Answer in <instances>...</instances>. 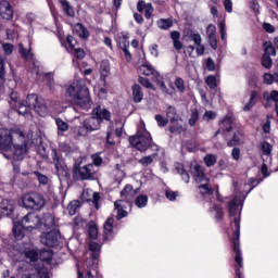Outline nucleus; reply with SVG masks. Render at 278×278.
Wrapping results in <instances>:
<instances>
[{
  "label": "nucleus",
  "instance_id": "obj_48",
  "mask_svg": "<svg viewBox=\"0 0 278 278\" xmlns=\"http://www.w3.org/2000/svg\"><path fill=\"white\" fill-rule=\"evenodd\" d=\"M261 149L263 151V155H266L267 157H270V153H273V146L268 142H263L261 146Z\"/></svg>",
  "mask_w": 278,
  "mask_h": 278
},
{
  "label": "nucleus",
  "instance_id": "obj_26",
  "mask_svg": "<svg viewBox=\"0 0 278 278\" xmlns=\"http://www.w3.org/2000/svg\"><path fill=\"white\" fill-rule=\"evenodd\" d=\"M256 99H257V91H252L249 103H247L243 108V112H251V110H253V108L255 106V103H257Z\"/></svg>",
  "mask_w": 278,
  "mask_h": 278
},
{
  "label": "nucleus",
  "instance_id": "obj_10",
  "mask_svg": "<svg viewBox=\"0 0 278 278\" xmlns=\"http://www.w3.org/2000/svg\"><path fill=\"white\" fill-rule=\"evenodd\" d=\"M22 227L26 231H34V229H38L42 225V219L36 213H28L21 220Z\"/></svg>",
  "mask_w": 278,
  "mask_h": 278
},
{
  "label": "nucleus",
  "instance_id": "obj_7",
  "mask_svg": "<svg viewBox=\"0 0 278 278\" xmlns=\"http://www.w3.org/2000/svg\"><path fill=\"white\" fill-rule=\"evenodd\" d=\"M112 115L110 111L101 106H97L92 111V117L85 119L84 123L90 132L99 131V129H101V123H103V121H110Z\"/></svg>",
  "mask_w": 278,
  "mask_h": 278
},
{
  "label": "nucleus",
  "instance_id": "obj_43",
  "mask_svg": "<svg viewBox=\"0 0 278 278\" xmlns=\"http://www.w3.org/2000/svg\"><path fill=\"white\" fill-rule=\"evenodd\" d=\"M88 233L92 240H96V238L99 236V229H97V225L94 223L89 224Z\"/></svg>",
  "mask_w": 278,
  "mask_h": 278
},
{
  "label": "nucleus",
  "instance_id": "obj_44",
  "mask_svg": "<svg viewBox=\"0 0 278 278\" xmlns=\"http://www.w3.org/2000/svg\"><path fill=\"white\" fill-rule=\"evenodd\" d=\"M157 27L160 29H169V27H173V21L172 20H159Z\"/></svg>",
  "mask_w": 278,
  "mask_h": 278
},
{
  "label": "nucleus",
  "instance_id": "obj_20",
  "mask_svg": "<svg viewBox=\"0 0 278 278\" xmlns=\"http://www.w3.org/2000/svg\"><path fill=\"white\" fill-rule=\"evenodd\" d=\"M83 200L87 201V202L92 201L97 205V203H99V193H97L90 189H85L83 191Z\"/></svg>",
  "mask_w": 278,
  "mask_h": 278
},
{
  "label": "nucleus",
  "instance_id": "obj_6",
  "mask_svg": "<svg viewBox=\"0 0 278 278\" xmlns=\"http://www.w3.org/2000/svg\"><path fill=\"white\" fill-rule=\"evenodd\" d=\"M151 132L147 130L144 126V122H140L137 129V136H132L129 138V142L131 147H135L137 151H147L149 146H151Z\"/></svg>",
  "mask_w": 278,
  "mask_h": 278
},
{
  "label": "nucleus",
  "instance_id": "obj_19",
  "mask_svg": "<svg viewBox=\"0 0 278 278\" xmlns=\"http://www.w3.org/2000/svg\"><path fill=\"white\" fill-rule=\"evenodd\" d=\"M111 66L109 60H103L100 63V77L103 81L110 77Z\"/></svg>",
  "mask_w": 278,
  "mask_h": 278
},
{
  "label": "nucleus",
  "instance_id": "obj_32",
  "mask_svg": "<svg viewBox=\"0 0 278 278\" xmlns=\"http://www.w3.org/2000/svg\"><path fill=\"white\" fill-rule=\"evenodd\" d=\"M264 84H267L268 86L273 85V84H278V74L274 73H266L264 74Z\"/></svg>",
  "mask_w": 278,
  "mask_h": 278
},
{
  "label": "nucleus",
  "instance_id": "obj_57",
  "mask_svg": "<svg viewBox=\"0 0 278 278\" xmlns=\"http://www.w3.org/2000/svg\"><path fill=\"white\" fill-rule=\"evenodd\" d=\"M5 55H12L13 51H14V46H12V43H2L1 45Z\"/></svg>",
  "mask_w": 278,
  "mask_h": 278
},
{
  "label": "nucleus",
  "instance_id": "obj_25",
  "mask_svg": "<svg viewBox=\"0 0 278 278\" xmlns=\"http://www.w3.org/2000/svg\"><path fill=\"white\" fill-rule=\"evenodd\" d=\"M38 277H40V278H51L49 276V271L45 268L39 269L37 274L36 273H29V274H24L22 276V278H38Z\"/></svg>",
  "mask_w": 278,
  "mask_h": 278
},
{
  "label": "nucleus",
  "instance_id": "obj_8",
  "mask_svg": "<svg viewBox=\"0 0 278 278\" xmlns=\"http://www.w3.org/2000/svg\"><path fill=\"white\" fill-rule=\"evenodd\" d=\"M23 205L26 207V210H35L40 211L42 207H45L47 201L45 200V197L38 192H29L24 194L23 197Z\"/></svg>",
  "mask_w": 278,
  "mask_h": 278
},
{
  "label": "nucleus",
  "instance_id": "obj_28",
  "mask_svg": "<svg viewBox=\"0 0 278 278\" xmlns=\"http://www.w3.org/2000/svg\"><path fill=\"white\" fill-rule=\"evenodd\" d=\"M166 116H167L169 123L181 119V117H179V115L177 114V111L173 106L167 108Z\"/></svg>",
  "mask_w": 278,
  "mask_h": 278
},
{
  "label": "nucleus",
  "instance_id": "obj_37",
  "mask_svg": "<svg viewBox=\"0 0 278 278\" xmlns=\"http://www.w3.org/2000/svg\"><path fill=\"white\" fill-rule=\"evenodd\" d=\"M263 99L265 101H275V103H278V91L273 90L271 92L265 91L263 93Z\"/></svg>",
  "mask_w": 278,
  "mask_h": 278
},
{
  "label": "nucleus",
  "instance_id": "obj_45",
  "mask_svg": "<svg viewBox=\"0 0 278 278\" xmlns=\"http://www.w3.org/2000/svg\"><path fill=\"white\" fill-rule=\"evenodd\" d=\"M139 84H141V86H143L144 88H148L150 90H155V87L153 86V84H151V81L149 80V78L142 77L140 76L138 78Z\"/></svg>",
  "mask_w": 278,
  "mask_h": 278
},
{
  "label": "nucleus",
  "instance_id": "obj_14",
  "mask_svg": "<svg viewBox=\"0 0 278 278\" xmlns=\"http://www.w3.org/2000/svg\"><path fill=\"white\" fill-rule=\"evenodd\" d=\"M169 131H170V134H174L175 136H179V134H184V131H186L184 121L180 118V119L170 122Z\"/></svg>",
  "mask_w": 278,
  "mask_h": 278
},
{
  "label": "nucleus",
  "instance_id": "obj_54",
  "mask_svg": "<svg viewBox=\"0 0 278 278\" xmlns=\"http://www.w3.org/2000/svg\"><path fill=\"white\" fill-rule=\"evenodd\" d=\"M165 197L168 201H175L179 197V192L167 189L165 191Z\"/></svg>",
  "mask_w": 278,
  "mask_h": 278
},
{
  "label": "nucleus",
  "instance_id": "obj_17",
  "mask_svg": "<svg viewBox=\"0 0 278 278\" xmlns=\"http://www.w3.org/2000/svg\"><path fill=\"white\" fill-rule=\"evenodd\" d=\"M113 229H114V218L109 217L104 224V240H112V238H114V235L112 233Z\"/></svg>",
  "mask_w": 278,
  "mask_h": 278
},
{
  "label": "nucleus",
  "instance_id": "obj_23",
  "mask_svg": "<svg viewBox=\"0 0 278 278\" xmlns=\"http://www.w3.org/2000/svg\"><path fill=\"white\" fill-rule=\"evenodd\" d=\"M74 31L79 36V38L86 39L90 38V31L81 23H78L74 26Z\"/></svg>",
  "mask_w": 278,
  "mask_h": 278
},
{
  "label": "nucleus",
  "instance_id": "obj_30",
  "mask_svg": "<svg viewBox=\"0 0 278 278\" xmlns=\"http://www.w3.org/2000/svg\"><path fill=\"white\" fill-rule=\"evenodd\" d=\"M89 251H91V255L94 260L99 258V253H101V245L97 242L89 243Z\"/></svg>",
  "mask_w": 278,
  "mask_h": 278
},
{
  "label": "nucleus",
  "instance_id": "obj_53",
  "mask_svg": "<svg viewBox=\"0 0 278 278\" xmlns=\"http://www.w3.org/2000/svg\"><path fill=\"white\" fill-rule=\"evenodd\" d=\"M262 64L264 68H271L273 67V59L268 56V54H264L262 58Z\"/></svg>",
  "mask_w": 278,
  "mask_h": 278
},
{
  "label": "nucleus",
  "instance_id": "obj_4",
  "mask_svg": "<svg viewBox=\"0 0 278 278\" xmlns=\"http://www.w3.org/2000/svg\"><path fill=\"white\" fill-rule=\"evenodd\" d=\"M241 200L239 198H235L229 203V214L230 220L233 222L235 225V233L232 237L233 242V251L235 262L239 266V268H243L244 264L242 263V253L240 252V215H238V210L240 207Z\"/></svg>",
  "mask_w": 278,
  "mask_h": 278
},
{
  "label": "nucleus",
  "instance_id": "obj_60",
  "mask_svg": "<svg viewBox=\"0 0 278 278\" xmlns=\"http://www.w3.org/2000/svg\"><path fill=\"white\" fill-rule=\"evenodd\" d=\"M205 84L208 86V88H212V89L216 88V86H217L216 77H214V76L206 77Z\"/></svg>",
  "mask_w": 278,
  "mask_h": 278
},
{
  "label": "nucleus",
  "instance_id": "obj_56",
  "mask_svg": "<svg viewBox=\"0 0 278 278\" xmlns=\"http://www.w3.org/2000/svg\"><path fill=\"white\" fill-rule=\"evenodd\" d=\"M77 134L78 136H88L90 134V130L88 129V127H86V123H83V126H79L77 128Z\"/></svg>",
  "mask_w": 278,
  "mask_h": 278
},
{
  "label": "nucleus",
  "instance_id": "obj_35",
  "mask_svg": "<svg viewBox=\"0 0 278 278\" xmlns=\"http://www.w3.org/2000/svg\"><path fill=\"white\" fill-rule=\"evenodd\" d=\"M59 3H61L64 12H66L67 16H75V11L73 10V7L68 3L67 0H59Z\"/></svg>",
  "mask_w": 278,
  "mask_h": 278
},
{
  "label": "nucleus",
  "instance_id": "obj_33",
  "mask_svg": "<svg viewBox=\"0 0 278 278\" xmlns=\"http://www.w3.org/2000/svg\"><path fill=\"white\" fill-rule=\"evenodd\" d=\"M131 194H134V187L131 185H126L124 190L121 192L122 199H126V201H131Z\"/></svg>",
  "mask_w": 278,
  "mask_h": 278
},
{
  "label": "nucleus",
  "instance_id": "obj_18",
  "mask_svg": "<svg viewBox=\"0 0 278 278\" xmlns=\"http://www.w3.org/2000/svg\"><path fill=\"white\" fill-rule=\"evenodd\" d=\"M125 201L124 200H117L115 201V210L117 212L116 218L117 220H121L122 218L127 217V211H125Z\"/></svg>",
  "mask_w": 278,
  "mask_h": 278
},
{
  "label": "nucleus",
  "instance_id": "obj_42",
  "mask_svg": "<svg viewBox=\"0 0 278 278\" xmlns=\"http://www.w3.org/2000/svg\"><path fill=\"white\" fill-rule=\"evenodd\" d=\"M77 210H79V201H73L67 206L70 216H75V214H77Z\"/></svg>",
  "mask_w": 278,
  "mask_h": 278
},
{
  "label": "nucleus",
  "instance_id": "obj_58",
  "mask_svg": "<svg viewBox=\"0 0 278 278\" xmlns=\"http://www.w3.org/2000/svg\"><path fill=\"white\" fill-rule=\"evenodd\" d=\"M115 125H116L115 136H117V138H121L123 136L124 123H123V121H119V122L116 121Z\"/></svg>",
  "mask_w": 278,
  "mask_h": 278
},
{
  "label": "nucleus",
  "instance_id": "obj_50",
  "mask_svg": "<svg viewBox=\"0 0 278 278\" xmlns=\"http://www.w3.org/2000/svg\"><path fill=\"white\" fill-rule=\"evenodd\" d=\"M198 121H199V110L194 109L191 111V117L189 118L190 127H194Z\"/></svg>",
  "mask_w": 278,
  "mask_h": 278
},
{
  "label": "nucleus",
  "instance_id": "obj_12",
  "mask_svg": "<svg viewBox=\"0 0 278 278\" xmlns=\"http://www.w3.org/2000/svg\"><path fill=\"white\" fill-rule=\"evenodd\" d=\"M0 16L5 21H12L14 16V9H12V4L7 0L0 2Z\"/></svg>",
  "mask_w": 278,
  "mask_h": 278
},
{
  "label": "nucleus",
  "instance_id": "obj_3",
  "mask_svg": "<svg viewBox=\"0 0 278 278\" xmlns=\"http://www.w3.org/2000/svg\"><path fill=\"white\" fill-rule=\"evenodd\" d=\"M65 97L77 105L81 110H88L92 105V100H90V91L86 87V81L84 79L74 80L65 89Z\"/></svg>",
  "mask_w": 278,
  "mask_h": 278
},
{
  "label": "nucleus",
  "instance_id": "obj_38",
  "mask_svg": "<svg viewBox=\"0 0 278 278\" xmlns=\"http://www.w3.org/2000/svg\"><path fill=\"white\" fill-rule=\"evenodd\" d=\"M148 203H149V197H147L144 194L137 197V199L135 201V205H137L140 210H142V207L148 205Z\"/></svg>",
  "mask_w": 278,
  "mask_h": 278
},
{
  "label": "nucleus",
  "instance_id": "obj_49",
  "mask_svg": "<svg viewBox=\"0 0 278 278\" xmlns=\"http://www.w3.org/2000/svg\"><path fill=\"white\" fill-rule=\"evenodd\" d=\"M216 155L214 154H206L205 157H204V163H205V166H207L208 168L211 166H214V164H216Z\"/></svg>",
  "mask_w": 278,
  "mask_h": 278
},
{
  "label": "nucleus",
  "instance_id": "obj_41",
  "mask_svg": "<svg viewBox=\"0 0 278 278\" xmlns=\"http://www.w3.org/2000/svg\"><path fill=\"white\" fill-rule=\"evenodd\" d=\"M25 255L27 257V260H30V262H37V260H39V253L38 250H27L25 252Z\"/></svg>",
  "mask_w": 278,
  "mask_h": 278
},
{
  "label": "nucleus",
  "instance_id": "obj_21",
  "mask_svg": "<svg viewBox=\"0 0 278 278\" xmlns=\"http://www.w3.org/2000/svg\"><path fill=\"white\" fill-rule=\"evenodd\" d=\"M211 214L216 218V220H223L225 213L223 212V206L219 203H213L210 207Z\"/></svg>",
  "mask_w": 278,
  "mask_h": 278
},
{
  "label": "nucleus",
  "instance_id": "obj_36",
  "mask_svg": "<svg viewBox=\"0 0 278 278\" xmlns=\"http://www.w3.org/2000/svg\"><path fill=\"white\" fill-rule=\"evenodd\" d=\"M174 86L178 92H186V81L181 77H177L174 80Z\"/></svg>",
  "mask_w": 278,
  "mask_h": 278
},
{
  "label": "nucleus",
  "instance_id": "obj_55",
  "mask_svg": "<svg viewBox=\"0 0 278 278\" xmlns=\"http://www.w3.org/2000/svg\"><path fill=\"white\" fill-rule=\"evenodd\" d=\"M35 175L39 184H42V186H47V184H49V178L46 175H42L39 172H35Z\"/></svg>",
  "mask_w": 278,
  "mask_h": 278
},
{
  "label": "nucleus",
  "instance_id": "obj_15",
  "mask_svg": "<svg viewBox=\"0 0 278 278\" xmlns=\"http://www.w3.org/2000/svg\"><path fill=\"white\" fill-rule=\"evenodd\" d=\"M14 200H3L0 205L1 214L3 216H10L14 212Z\"/></svg>",
  "mask_w": 278,
  "mask_h": 278
},
{
  "label": "nucleus",
  "instance_id": "obj_52",
  "mask_svg": "<svg viewBox=\"0 0 278 278\" xmlns=\"http://www.w3.org/2000/svg\"><path fill=\"white\" fill-rule=\"evenodd\" d=\"M178 173L181 175L182 179L185 180V184H189L190 182V174H188L186 172V169H184V166L179 165L178 167H176Z\"/></svg>",
  "mask_w": 278,
  "mask_h": 278
},
{
  "label": "nucleus",
  "instance_id": "obj_29",
  "mask_svg": "<svg viewBox=\"0 0 278 278\" xmlns=\"http://www.w3.org/2000/svg\"><path fill=\"white\" fill-rule=\"evenodd\" d=\"M155 157H157V153H153L151 155L148 156H143L139 160V164H141V166H151V164L155 161Z\"/></svg>",
  "mask_w": 278,
  "mask_h": 278
},
{
  "label": "nucleus",
  "instance_id": "obj_47",
  "mask_svg": "<svg viewBox=\"0 0 278 278\" xmlns=\"http://www.w3.org/2000/svg\"><path fill=\"white\" fill-rule=\"evenodd\" d=\"M55 123H56V127L59 129V134L61 131H68V124L66 122H64L62 118H56Z\"/></svg>",
  "mask_w": 278,
  "mask_h": 278
},
{
  "label": "nucleus",
  "instance_id": "obj_31",
  "mask_svg": "<svg viewBox=\"0 0 278 278\" xmlns=\"http://www.w3.org/2000/svg\"><path fill=\"white\" fill-rule=\"evenodd\" d=\"M112 134H114V124L111 123V125L108 128L106 131V146L108 147H114L116 144V141L112 138Z\"/></svg>",
  "mask_w": 278,
  "mask_h": 278
},
{
  "label": "nucleus",
  "instance_id": "obj_39",
  "mask_svg": "<svg viewBox=\"0 0 278 278\" xmlns=\"http://www.w3.org/2000/svg\"><path fill=\"white\" fill-rule=\"evenodd\" d=\"M264 50H265V53H264V55H268V56H270V55H277V50L275 49V47H273V43L271 42H269V41H266L265 43H264Z\"/></svg>",
  "mask_w": 278,
  "mask_h": 278
},
{
  "label": "nucleus",
  "instance_id": "obj_1",
  "mask_svg": "<svg viewBox=\"0 0 278 278\" xmlns=\"http://www.w3.org/2000/svg\"><path fill=\"white\" fill-rule=\"evenodd\" d=\"M29 142L31 136L18 128L0 129V151L4 152L7 160L21 162L29 153Z\"/></svg>",
  "mask_w": 278,
  "mask_h": 278
},
{
  "label": "nucleus",
  "instance_id": "obj_5",
  "mask_svg": "<svg viewBox=\"0 0 278 278\" xmlns=\"http://www.w3.org/2000/svg\"><path fill=\"white\" fill-rule=\"evenodd\" d=\"M191 175L197 184H201L199 186L200 193L205 197L207 194L211 197V194H214V189H212V186L208 184L210 178L207 175H205V170L201 165L197 163H192L190 165Z\"/></svg>",
  "mask_w": 278,
  "mask_h": 278
},
{
  "label": "nucleus",
  "instance_id": "obj_59",
  "mask_svg": "<svg viewBox=\"0 0 278 278\" xmlns=\"http://www.w3.org/2000/svg\"><path fill=\"white\" fill-rule=\"evenodd\" d=\"M155 121H156L159 127H166V125H168V119H166L162 115H155Z\"/></svg>",
  "mask_w": 278,
  "mask_h": 278
},
{
  "label": "nucleus",
  "instance_id": "obj_2",
  "mask_svg": "<svg viewBox=\"0 0 278 278\" xmlns=\"http://www.w3.org/2000/svg\"><path fill=\"white\" fill-rule=\"evenodd\" d=\"M9 105L13 110H16L22 116L29 114L30 110H34L39 116H47V114H49V108H47L45 100L38 98L35 93L28 94L26 101L23 102L21 98H18V92L12 91Z\"/></svg>",
  "mask_w": 278,
  "mask_h": 278
},
{
  "label": "nucleus",
  "instance_id": "obj_46",
  "mask_svg": "<svg viewBox=\"0 0 278 278\" xmlns=\"http://www.w3.org/2000/svg\"><path fill=\"white\" fill-rule=\"evenodd\" d=\"M70 53H72V55H75L77 60H84V58H86V52L81 48H73L72 52Z\"/></svg>",
  "mask_w": 278,
  "mask_h": 278
},
{
  "label": "nucleus",
  "instance_id": "obj_40",
  "mask_svg": "<svg viewBox=\"0 0 278 278\" xmlns=\"http://www.w3.org/2000/svg\"><path fill=\"white\" fill-rule=\"evenodd\" d=\"M242 144V134L240 131L235 132L232 140L228 141V147H236Z\"/></svg>",
  "mask_w": 278,
  "mask_h": 278
},
{
  "label": "nucleus",
  "instance_id": "obj_22",
  "mask_svg": "<svg viewBox=\"0 0 278 278\" xmlns=\"http://www.w3.org/2000/svg\"><path fill=\"white\" fill-rule=\"evenodd\" d=\"M142 99H144V93L142 92V87L140 85L132 86V100L135 103H141Z\"/></svg>",
  "mask_w": 278,
  "mask_h": 278
},
{
  "label": "nucleus",
  "instance_id": "obj_62",
  "mask_svg": "<svg viewBox=\"0 0 278 278\" xmlns=\"http://www.w3.org/2000/svg\"><path fill=\"white\" fill-rule=\"evenodd\" d=\"M66 42H67L66 49L68 53H73V49L75 48V46L73 45V36L68 35L66 38Z\"/></svg>",
  "mask_w": 278,
  "mask_h": 278
},
{
  "label": "nucleus",
  "instance_id": "obj_16",
  "mask_svg": "<svg viewBox=\"0 0 278 278\" xmlns=\"http://www.w3.org/2000/svg\"><path fill=\"white\" fill-rule=\"evenodd\" d=\"M138 12H144L146 18H151L153 14V5L151 3H144V1H139L137 4Z\"/></svg>",
  "mask_w": 278,
  "mask_h": 278
},
{
  "label": "nucleus",
  "instance_id": "obj_24",
  "mask_svg": "<svg viewBox=\"0 0 278 278\" xmlns=\"http://www.w3.org/2000/svg\"><path fill=\"white\" fill-rule=\"evenodd\" d=\"M170 38L173 40V45L176 51H181V49L184 48V45L181 43V41H179V38H181V35L179 34V31L177 30L172 31Z\"/></svg>",
  "mask_w": 278,
  "mask_h": 278
},
{
  "label": "nucleus",
  "instance_id": "obj_34",
  "mask_svg": "<svg viewBox=\"0 0 278 278\" xmlns=\"http://www.w3.org/2000/svg\"><path fill=\"white\" fill-rule=\"evenodd\" d=\"M39 260H41V262H47V264H51V260H53V253L49 250H42L39 253Z\"/></svg>",
  "mask_w": 278,
  "mask_h": 278
},
{
  "label": "nucleus",
  "instance_id": "obj_27",
  "mask_svg": "<svg viewBox=\"0 0 278 278\" xmlns=\"http://www.w3.org/2000/svg\"><path fill=\"white\" fill-rule=\"evenodd\" d=\"M13 233L17 240H23L25 238V233H23V226L22 224H18L14 222L13 224Z\"/></svg>",
  "mask_w": 278,
  "mask_h": 278
},
{
  "label": "nucleus",
  "instance_id": "obj_63",
  "mask_svg": "<svg viewBox=\"0 0 278 278\" xmlns=\"http://www.w3.org/2000/svg\"><path fill=\"white\" fill-rule=\"evenodd\" d=\"M204 121H214L216 113L214 111H206L203 115Z\"/></svg>",
  "mask_w": 278,
  "mask_h": 278
},
{
  "label": "nucleus",
  "instance_id": "obj_11",
  "mask_svg": "<svg viewBox=\"0 0 278 278\" xmlns=\"http://www.w3.org/2000/svg\"><path fill=\"white\" fill-rule=\"evenodd\" d=\"M58 238H60V233L53 229L41 236V242L46 247H55L58 244Z\"/></svg>",
  "mask_w": 278,
  "mask_h": 278
},
{
  "label": "nucleus",
  "instance_id": "obj_64",
  "mask_svg": "<svg viewBox=\"0 0 278 278\" xmlns=\"http://www.w3.org/2000/svg\"><path fill=\"white\" fill-rule=\"evenodd\" d=\"M224 130L225 131H231V119L230 118H225L222 123Z\"/></svg>",
  "mask_w": 278,
  "mask_h": 278
},
{
  "label": "nucleus",
  "instance_id": "obj_13",
  "mask_svg": "<svg viewBox=\"0 0 278 278\" xmlns=\"http://www.w3.org/2000/svg\"><path fill=\"white\" fill-rule=\"evenodd\" d=\"M78 175L80 179L88 180L94 177V165L88 164L78 169Z\"/></svg>",
  "mask_w": 278,
  "mask_h": 278
},
{
  "label": "nucleus",
  "instance_id": "obj_61",
  "mask_svg": "<svg viewBox=\"0 0 278 278\" xmlns=\"http://www.w3.org/2000/svg\"><path fill=\"white\" fill-rule=\"evenodd\" d=\"M219 29H220L222 40L225 42L227 40V29L225 28V22H222L219 24Z\"/></svg>",
  "mask_w": 278,
  "mask_h": 278
},
{
  "label": "nucleus",
  "instance_id": "obj_9",
  "mask_svg": "<svg viewBox=\"0 0 278 278\" xmlns=\"http://www.w3.org/2000/svg\"><path fill=\"white\" fill-rule=\"evenodd\" d=\"M139 73L141 75H146V77H151L152 81H154L164 92L165 94H168V89L166 88V84H164V80L162 79V76L157 71H155L154 67H152L151 64L146 63L139 67Z\"/></svg>",
  "mask_w": 278,
  "mask_h": 278
},
{
  "label": "nucleus",
  "instance_id": "obj_51",
  "mask_svg": "<svg viewBox=\"0 0 278 278\" xmlns=\"http://www.w3.org/2000/svg\"><path fill=\"white\" fill-rule=\"evenodd\" d=\"M43 225H45V227H47L48 229H51V228L55 227V219H54L53 216H51V215H46V216H45Z\"/></svg>",
  "mask_w": 278,
  "mask_h": 278
}]
</instances>
